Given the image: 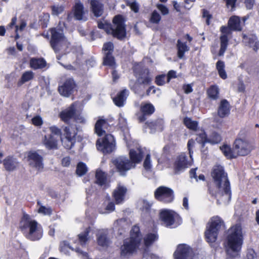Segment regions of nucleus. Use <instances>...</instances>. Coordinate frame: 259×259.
<instances>
[{
	"mask_svg": "<svg viewBox=\"0 0 259 259\" xmlns=\"http://www.w3.org/2000/svg\"><path fill=\"white\" fill-rule=\"evenodd\" d=\"M211 175L215 187L214 190L210 189V192L218 198V201L228 203L231 199V191L227 174L222 166L216 165Z\"/></svg>",
	"mask_w": 259,
	"mask_h": 259,
	"instance_id": "nucleus-1",
	"label": "nucleus"
},
{
	"mask_svg": "<svg viewBox=\"0 0 259 259\" xmlns=\"http://www.w3.org/2000/svg\"><path fill=\"white\" fill-rule=\"evenodd\" d=\"M222 153L228 159L236 158L239 156H245L252 150L251 146L247 140L237 138L234 142L233 148L230 146L224 144L220 147Z\"/></svg>",
	"mask_w": 259,
	"mask_h": 259,
	"instance_id": "nucleus-2",
	"label": "nucleus"
},
{
	"mask_svg": "<svg viewBox=\"0 0 259 259\" xmlns=\"http://www.w3.org/2000/svg\"><path fill=\"white\" fill-rule=\"evenodd\" d=\"M226 251L228 255L234 257L241 249L243 242L242 228L239 224L232 226L228 231Z\"/></svg>",
	"mask_w": 259,
	"mask_h": 259,
	"instance_id": "nucleus-3",
	"label": "nucleus"
},
{
	"mask_svg": "<svg viewBox=\"0 0 259 259\" xmlns=\"http://www.w3.org/2000/svg\"><path fill=\"white\" fill-rule=\"evenodd\" d=\"M20 228L24 236L32 241L39 240L43 235L41 226L27 214H24L22 218Z\"/></svg>",
	"mask_w": 259,
	"mask_h": 259,
	"instance_id": "nucleus-4",
	"label": "nucleus"
},
{
	"mask_svg": "<svg viewBox=\"0 0 259 259\" xmlns=\"http://www.w3.org/2000/svg\"><path fill=\"white\" fill-rule=\"evenodd\" d=\"M141 241L142 235L140 228L137 226H134L131 230L130 238L125 239L120 247L121 256L128 257L132 255L136 249L141 246Z\"/></svg>",
	"mask_w": 259,
	"mask_h": 259,
	"instance_id": "nucleus-5",
	"label": "nucleus"
},
{
	"mask_svg": "<svg viewBox=\"0 0 259 259\" xmlns=\"http://www.w3.org/2000/svg\"><path fill=\"white\" fill-rule=\"evenodd\" d=\"M144 156L145 159L143 162H151L150 152L145 148L139 147L130 150V159L125 156H120L112 162H142Z\"/></svg>",
	"mask_w": 259,
	"mask_h": 259,
	"instance_id": "nucleus-6",
	"label": "nucleus"
},
{
	"mask_svg": "<svg viewBox=\"0 0 259 259\" xmlns=\"http://www.w3.org/2000/svg\"><path fill=\"white\" fill-rule=\"evenodd\" d=\"M223 226L224 222L220 217H212L207 224L205 232L206 241L208 243L214 242L217 239L219 231Z\"/></svg>",
	"mask_w": 259,
	"mask_h": 259,
	"instance_id": "nucleus-7",
	"label": "nucleus"
},
{
	"mask_svg": "<svg viewBox=\"0 0 259 259\" xmlns=\"http://www.w3.org/2000/svg\"><path fill=\"white\" fill-rule=\"evenodd\" d=\"M126 19L120 14L115 15L112 20L114 27L110 25L112 35L119 40H123L126 36Z\"/></svg>",
	"mask_w": 259,
	"mask_h": 259,
	"instance_id": "nucleus-8",
	"label": "nucleus"
},
{
	"mask_svg": "<svg viewBox=\"0 0 259 259\" xmlns=\"http://www.w3.org/2000/svg\"><path fill=\"white\" fill-rule=\"evenodd\" d=\"M51 36L50 44L51 48L56 53L61 50V43L65 39L63 29L59 27H53L49 29Z\"/></svg>",
	"mask_w": 259,
	"mask_h": 259,
	"instance_id": "nucleus-9",
	"label": "nucleus"
},
{
	"mask_svg": "<svg viewBox=\"0 0 259 259\" xmlns=\"http://www.w3.org/2000/svg\"><path fill=\"white\" fill-rule=\"evenodd\" d=\"M97 148L101 150L104 153H111L115 146V140L114 136L110 134H106L100 142L97 140L96 144Z\"/></svg>",
	"mask_w": 259,
	"mask_h": 259,
	"instance_id": "nucleus-10",
	"label": "nucleus"
},
{
	"mask_svg": "<svg viewBox=\"0 0 259 259\" xmlns=\"http://www.w3.org/2000/svg\"><path fill=\"white\" fill-rule=\"evenodd\" d=\"M63 131V137L61 138L62 144L66 149H71L76 142L75 136L77 133L70 126H66Z\"/></svg>",
	"mask_w": 259,
	"mask_h": 259,
	"instance_id": "nucleus-11",
	"label": "nucleus"
},
{
	"mask_svg": "<svg viewBox=\"0 0 259 259\" xmlns=\"http://www.w3.org/2000/svg\"><path fill=\"white\" fill-rule=\"evenodd\" d=\"M154 196L156 199L164 203H170L174 198L172 190L164 186L159 187L155 190Z\"/></svg>",
	"mask_w": 259,
	"mask_h": 259,
	"instance_id": "nucleus-12",
	"label": "nucleus"
},
{
	"mask_svg": "<svg viewBox=\"0 0 259 259\" xmlns=\"http://www.w3.org/2000/svg\"><path fill=\"white\" fill-rule=\"evenodd\" d=\"M160 218L167 227H171L176 222H179L180 219L177 213L167 209H163L160 210Z\"/></svg>",
	"mask_w": 259,
	"mask_h": 259,
	"instance_id": "nucleus-13",
	"label": "nucleus"
},
{
	"mask_svg": "<svg viewBox=\"0 0 259 259\" xmlns=\"http://www.w3.org/2000/svg\"><path fill=\"white\" fill-rule=\"evenodd\" d=\"M134 75L137 78V82L140 84L149 85L151 83L152 78L150 76L148 68L138 67L133 70Z\"/></svg>",
	"mask_w": 259,
	"mask_h": 259,
	"instance_id": "nucleus-14",
	"label": "nucleus"
},
{
	"mask_svg": "<svg viewBox=\"0 0 259 259\" xmlns=\"http://www.w3.org/2000/svg\"><path fill=\"white\" fill-rule=\"evenodd\" d=\"M77 84L72 77L67 78L62 85L58 87L60 94L65 97H69L76 90Z\"/></svg>",
	"mask_w": 259,
	"mask_h": 259,
	"instance_id": "nucleus-15",
	"label": "nucleus"
},
{
	"mask_svg": "<svg viewBox=\"0 0 259 259\" xmlns=\"http://www.w3.org/2000/svg\"><path fill=\"white\" fill-rule=\"evenodd\" d=\"M232 31L233 30H231L228 26H222L221 27V31L223 34L221 35L220 38L221 47L218 53L219 56L221 57L224 55L228 45L229 39L228 36L232 33Z\"/></svg>",
	"mask_w": 259,
	"mask_h": 259,
	"instance_id": "nucleus-16",
	"label": "nucleus"
},
{
	"mask_svg": "<svg viewBox=\"0 0 259 259\" xmlns=\"http://www.w3.org/2000/svg\"><path fill=\"white\" fill-rule=\"evenodd\" d=\"M192 249L186 244L178 246L174 255L175 259H192Z\"/></svg>",
	"mask_w": 259,
	"mask_h": 259,
	"instance_id": "nucleus-17",
	"label": "nucleus"
},
{
	"mask_svg": "<svg viewBox=\"0 0 259 259\" xmlns=\"http://www.w3.org/2000/svg\"><path fill=\"white\" fill-rule=\"evenodd\" d=\"M140 111L141 114L138 115V118L140 122H143L147 119V116L154 112L155 107L151 103H146L141 105Z\"/></svg>",
	"mask_w": 259,
	"mask_h": 259,
	"instance_id": "nucleus-18",
	"label": "nucleus"
},
{
	"mask_svg": "<svg viewBox=\"0 0 259 259\" xmlns=\"http://www.w3.org/2000/svg\"><path fill=\"white\" fill-rule=\"evenodd\" d=\"M127 192L126 188L120 184H118L113 192V196L117 204L122 203L125 199Z\"/></svg>",
	"mask_w": 259,
	"mask_h": 259,
	"instance_id": "nucleus-19",
	"label": "nucleus"
},
{
	"mask_svg": "<svg viewBox=\"0 0 259 259\" xmlns=\"http://www.w3.org/2000/svg\"><path fill=\"white\" fill-rule=\"evenodd\" d=\"M73 15L75 19L78 21H86L87 17L84 16L85 14L84 6L80 2L76 3L73 7Z\"/></svg>",
	"mask_w": 259,
	"mask_h": 259,
	"instance_id": "nucleus-20",
	"label": "nucleus"
},
{
	"mask_svg": "<svg viewBox=\"0 0 259 259\" xmlns=\"http://www.w3.org/2000/svg\"><path fill=\"white\" fill-rule=\"evenodd\" d=\"M230 113V104L226 99L221 101L218 109V115L222 118L228 116Z\"/></svg>",
	"mask_w": 259,
	"mask_h": 259,
	"instance_id": "nucleus-21",
	"label": "nucleus"
},
{
	"mask_svg": "<svg viewBox=\"0 0 259 259\" xmlns=\"http://www.w3.org/2000/svg\"><path fill=\"white\" fill-rule=\"evenodd\" d=\"M76 113V109L74 104H71L70 107L61 111L59 116L61 120L65 122H68L69 120L74 118Z\"/></svg>",
	"mask_w": 259,
	"mask_h": 259,
	"instance_id": "nucleus-22",
	"label": "nucleus"
},
{
	"mask_svg": "<svg viewBox=\"0 0 259 259\" xmlns=\"http://www.w3.org/2000/svg\"><path fill=\"white\" fill-rule=\"evenodd\" d=\"M128 96V91L125 89L118 92L116 96L113 98V101L114 104L118 107H123Z\"/></svg>",
	"mask_w": 259,
	"mask_h": 259,
	"instance_id": "nucleus-23",
	"label": "nucleus"
},
{
	"mask_svg": "<svg viewBox=\"0 0 259 259\" xmlns=\"http://www.w3.org/2000/svg\"><path fill=\"white\" fill-rule=\"evenodd\" d=\"M90 8L94 15L98 18L101 16L104 12V5L99 0H91Z\"/></svg>",
	"mask_w": 259,
	"mask_h": 259,
	"instance_id": "nucleus-24",
	"label": "nucleus"
},
{
	"mask_svg": "<svg viewBox=\"0 0 259 259\" xmlns=\"http://www.w3.org/2000/svg\"><path fill=\"white\" fill-rule=\"evenodd\" d=\"M243 39L246 45L252 48L255 52H257L259 49V41L256 35L250 34L247 35L243 34Z\"/></svg>",
	"mask_w": 259,
	"mask_h": 259,
	"instance_id": "nucleus-25",
	"label": "nucleus"
},
{
	"mask_svg": "<svg viewBox=\"0 0 259 259\" xmlns=\"http://www.w3.org/2000/svg\"><path fill=\"white\" fill-rule=\"evenodd\" d=\"M174 153V146L171 144L165 145L162 149L161 157L158 159L157 162H160V159L169 162L172 158Z\"/></svg>",
	"mask_w": 259,
	"mask_h": 259,
	"instance_id": "nucleus-26",
	"label": "nucleus"
},
{
	"mask_svg": "<svg viewBox=\"0 0 259 259\" xmlns=\"http://www.w3.org/2000/svg\"><path fill=\"white\" fill-rule=\"evenodd\" d=\"M107 231L99 230L97 234V241L98 245L102 248H107L110 244V240L107 237Z\"/></svg>",
	"mask_w": 259,
	"mask_h": 259,
	"instance_id": "nucleus-27",
	"label": "nucleus"
},
{
	"mask_svg": "<svg viewBox=\"0 0 259 259\" xmlns=\"http://www.w3.org/2000/svg\"><path fill=\"white\" fill-rule=\"evenodd\" d=\"M91 228L90 227L85 229V230L80 233L78 235V239L75 241V243L79 244L82 247L85 246L88 241L90 240L89 236V233L91 232Z\"/></svg>",
	"mask_w": 259,
	"mask_h": 259,
	"instance_id": "nucleus-28",
	"label": "nucleus"
},
{
	"mask_svg": "<svg viewBox=\"0 0 259 259\" xmlns=\"http://www.w3.org/2000/svg\"><path fill=\"white\" fill-rule=\"evenodd\" d=\"M240 23V19L239 16H232L228 20V25L233 31H240L242 30Z\"/></svg>",
	"mask_w": 259,
	"mask_h": 259,
	"instance_id": "nucleus-29",
	"label": "nucleus"
},
{
	"mask_svg": "<svg viewBox=\"0 0 259 259\" xmlns=\"http://www.w3.org/2000/svg\"><path fill=\"white\" fill-rule=\"evenodd\" d=\"M116 170L120 175H124L125 172L135 167V163H112Z\"/></svg>",
	"mask_w": 259,
	"mask_h": 259,
	"instance_id": "nucleus-30",
	"label": "nucleus"
},
{
	"mask_svg": "<svg viewBox=\"0 0 259 259\" xmlns=\"http://www.w3.org/2000/svg\"><path fill=\"white\" fill-rule=\"evenodd\" d=\"M44 143L46 148L49 150L58 149V140L54 135H50L48 137L45 136Z\"/></svg>",
	"mask_w": 259,
	"mask_h": 259,
	"instance_id": "nucleus-31",
	"label": "nucleus"
},
{
	"mask_svg": "<svg viewBox=\"0 0 259 259\" xmlns=\"http://www.w3.org/2000/svg\"><path fill=\"white\" fill-rule=\"evenodd\" d=\"M107 123V120L103 118V117L100 116L95 125V133L99 137L105 133V131L103 129V126Z\"/></svg>",
	"mask_w": 259,
	"mask_h": 259,
	"instance_id": "nucleus-32",
	"label": "nucleus"
},
{
	"mask_svg": "<svg viewBox=\"0 0 259 259\" xmlns=\"http://www.w3.org/2000/svg\"><path fill=\"white\" fill-rule=\"evenodd\" d=\"M177 56L179 59H182L186 52L189 50V47L186 42H183L180 39H178L177 44Z\"/></svg>",
	"mask_w": 259,
	"mask_h": 259,
	"instance_id": "nucleus-33",
	"label": "nucleus"
},
{
	"mask_svg": "<svg viewBox=\"0 0 259 259\" xmlns=\"http://www.w3.org/2000/svg\"><path fill=\"white\" fill-rule=\"evenodd\" d=\"M46 65L47 62L44 58H32L30 61V67L34 69L43 68Z\"/></svg>",
	"mask_w": 259,
	"mask_h": 259,
	"instance_id": "nucleus-34",
	"label": "nucleus"
},
{
	"mask_svg": "<svg viewBox=\"0 0 259 259\" xmlns=\"http://www.w3.org/2000/svg\"><path fill=\"white\" fill-rule=\"evenodd\" d=\"M69 249H71L72 250H75V251L78 253H82V251L78 247H75V248H73L70 246L69 243L66 241H63L60 243V251L64 254H67L69 252Z\"/></svg>",
	"mask_w": 259,
	"mask_h": 259,
	"instance_id": "nucleus-35",
	"label": "nucleus"
},
{
	"mask_svg": "<svg viewBox=\"0 0 259 259\" xmlns=\"http://www.w3.org/2000/svg\"><path fill=\"white\" fill-rule=\"evenodd\" d=\"M118 126L120 128L121 132H122L123 136L124 137V140L127 142V140L125 136V133L128 132V131L127 125V120L126 118L122 116L121 114H119Z\"/></svg>",
	"mask_w": 259,
	"mask_h": 259,
	"instance_id": "nucleus-36",
	"label": "nucleus"
},
{
	"mask_svg": "<svg viewBox=\"0 0 259 259\" xmlns=\"http://www.w3.org/2000/svg\"><path fill=\"white\" fill-rule=\"evenodd\" d=\"M103 64L104 66H109L113 69L116 67V62L112 54L105 53L103 58Z\"/></svg>",
	"mask_w": 259,
	"mask_h": 259,
	"instance_id": "nucleus-37",
	"label": "nucleus"
},
{
	"mask_svg": "<svg viewBox=\"0 0 259 259\" xmlns=\"http://www.w3.org/2000/svg\"><path fill=\"white\" fill-rule=\"evenodd\" d=\"M184 124L188 129L196 131L198 127V122L196 120H192V119L188 117H185L183 119Z\"/></svg>",
	"mask_w": 259,
	"mask_h": 259,
	"instance_id": "nucleus-38",
	"label": "nucleus"
},
{
	"mask_svg": "<svg viewBox=\"0 0 259 259\" xmlns=\"http://www.w3.org/2000/svg\"><path fill=\"white\" fill-rule=\"evenodd\" d=\"M201 132L197 135L196 138L197 142L201 144V148H204L206 143H208V138L204 129L201 130Z\"/></svg>",
	"mask_w": 259,
	"mask_h": 259,
	"instance_id": "nucleus-39",
	"label": "nucleus"
},
{
	"mask_svg": "<svg viewBox=\"0 0 259 259\" xmlns=\"http://www.w3.org/2000/svg\"><path fill=\"white\" fill-rule=\"evenodd\" d=\"M225 63L223 61L219 60L216 63V69L218 71L220 77L223 79L227 78V74L225 70Z\"/></svg>",
	"mask_w": 259,
	"mask_h": 259,
	"instance_id": "nucleus-40",
	"label": "nucleus"
},
{
	"mask_svg": "<svg viewBox=\"0 0 259 259\" xmlns=\"http://www.w3.org/2000/svg\"><path fill=\"white\" fill-rule=\"evenodd\" d=\"M34 77V73L31 71H25L24 72L21 77L20 79L18 81L17 83V85L18 87H20L23 84L25 83L26 82H27Z\"/></svg>",
	"mask_w": 259,
	"mask_h": 259,
	"instance_id": "nucleus-41",
	"label": "nucleus"
},
{
	"mask_svg": "<svg viewBox=\"0 0 259 259\" xmlns=\"http://www.w3.org/2000/svg\"><path fill=\"white\" fill-rule=\"evenodd\" d=\"M163 124V121L161 120L157 119L155 121H147L145 122L144 127L147 128L148 127L151 130V131H156Z\"/></svg>",
	"mask_w": 259,
	"mask_h": 259,
	"instance_id": "nucleus-42",
	"label": "nucleus"
},
{
	"mask_svg": "<svg viewBox=\"0 0 259 259\" xmlns=\"http://www.w3.org/2000/svg\"><path fill=\"white\" fill-rule=\"evenodd\" d=\"M209 98L212 100H216L219 98V89L217 85H212L210 87L207 91Z\"/></svg>",
	"mask_w": 259,
	"mask_h": 259,
	"instance_id": "nucleus-43",
	"label": "nucleus"
},
{
	"mask_svg": "<svg viewBox=\"0 0 259 259\" xmlns=\"http://www.w3.org/2000/svg\"><path fill=\"white\" fill-rule=\"evenodd\" d=\"M27 158L28 161L33 162H42V156L35 151H29L27 152Z\"/></svg>",
	"mask_w": 259,
	"mask_h": 259,
	"instance_id": "nucleus-44",
	"label": "nucleus"
},
{
	"mask_svg": "<svg viewBox=\"0 0 259 259\" xmlns=\"http://www.w3.org/2000/svg\"><path fill=\"white\" fill-rule=\"evenodd\" d=\"M50 20V14L48 13H43L39 16L38 24L42 28H46L48 27V23Z\"/></svg>",
	"mask_w": 259,
	"mask_h": 259,
	"instance_id": "nucleus-45",
	"label": "nucleus"
},
{
	"mask_svg": "<svg viewBox=\"0 0 259 259\" xmlns=\"http://www.w3.org/2000/svg\"><path fill=\"white\" fill-rule=\"evenodd\" d=\"M158 239L157 235L155 233L147 234L144 238V243L146 247H148L152 244Z\"/></svg>",
	"mask_w": 259,
	"mask_h": 259,
	"instance_id": "nucleus-46",
	"label": "nucleus"
},
{
	"mask_svg": "<svg viewBox=\"0 0 259 259\" xmlns=\"http://www.w3.org/2000/svg\"><path fill=\"white\" fill-rule=\"evenodd\" d=\"M222 140V136L218 133L214 131L212 132L208 138V143L215 145L220 143Z\"/></svg>",
	"mask_w": 259,
	"mask_h": 259,
	"instance_id": "nucleus-47",
	"label": "nucleus"
},
{
	"mask_svg": "<svg viewBox=\"0 0 259 259\" xmlns=\"http://www.w3.org/2000/svg\"><path fill=\"white\" fill-rule=\"evenodd\" d=\"M51 14L53 16H58L61 14L65 10V7L61 5H54L51 6Z\"/></svg>",
	"mask_w": 259,
	"mask_h": 259,
	"instance_id": "nucleus-48",
	"label": "nucleus"
},
{
	"mask_svg": "<svg viewBox=\"0 0 259 259\" xmlns=\"http://www.w3.org/2000/svg\"><path fill=\"white\" fill-rule=\"evenodd\" d=\"M88 167L84 163H78L76 166V173L79 176H82L88 171Z\"/></svg>",
	"mask_w": 259,
	"mask_h": 259,
	"instance_id": "nucleus-49",
	"label": "nucleus"
},
{
	"mask_svg": "<svg viewBox=\"0 0 259 259\" xmlns=\"http://www.w3.org/2000/svg\"><path fill=\"white\" fill-rule=\"evenodd\" d=\"M97 182L102 185L105 183L106 179V174L101 170H97L96 174Z\"/></svg>",
	"mask_w": 259,
	"mask_h": 259,
	"instance_id": "nucleus-50",
	"label": "nucleus"
},
{
	"mask_svg": "<svg viewBox=\"0 0 259 259\" xmlns=\"http://www.w3.org/2000/svg\"><path fill=\"white\" fill-rule=\"evenodd\" d=\"M161 19V17L156 10H154L151 14L149 21L152 24H158Z\"/></svg>",
	"mask_w": 259,
	"mask_h": 259,
	"instance_id": "nucleus-51",
	"label": "nucleus"
},
{
	"mask_svg": "<svg viewBox=\"0 0 259 259\" xmlns=\"http://www.w3.org/2000/svg\"><path fill=\"white\" fill-rule=\"evenodd\" d=\"M133 1V2H131L130 0H125V2L126 6L130 7L134 13H137L139 11V5L136 0Z\"/></svg>",
	"mask_w": 259,
	"mask_h": 259,
	"instance_id": "nucleus-52",
	"label": "nucleus"
},
{
	"mask_svg": "<svg viewBox=\"0 0 259 259\" xmlns=\"http://www.w3.org/2000/svg\"><path fill=\"white\" fill-rule=\"evenodd\" d=\"M37 204L39 206L38 209V212L41 213L44 215H50L52 213V210L50 207H46L44 206L40 205V202L38 201Z\"/></svg>",
	"mask_w": 259,
	"mask_h": 259,
	"instance_id": "nucleus-53",
	"label": "nucleus"
},
{
	"mask_svg": "<svg viewBox=\"0 0 259 259\" xmlns=\"http://www.w3.org/2000/svg\"><path fill=\"white\" fill-rule=\"evenodd\" d=\"M226 3V8L230 9L231 11L233 12L236 10L237 0H223Z\"/></svg>",
	"mask_w": 259,
	"mask_h": 259,
	"instance_id": "nucleus-54",
	"label": "nucleus"
},
{
	"mask_svg": "<svg viewBox=\"0 0 259 259\" xmlns=\"http://www.w3.org/2000/svg\"><path fill=\"white\" fill-rule=\"evenodd\" d=\"M114 45L112 42L109 41L104 44L103 46V50L107 51L106 53L113 54L114 51Z\"/></svg>",
	"mask_w": 259,
	"mask_h": 259,
	"instance_id": "nucleus-55",
	"label": "nucleus"
},
{
	"mask_svg": "<svg viewBox=\"0 0 259 259\" xmlns=\"http://www.w3.org/2000/svg\"><path fill=\"white\" fill-rule=\"evenodd\" d=\"M195 145V141L192 139H189L187 143V148L189 151V154L190 158H191V160L193 162V159L192 158V155L193 153V151H192V148L194 147Z\"/></svg>",
	"mask_w": 259,
	"mask_h": 259,
	"instance_id": "nucleus-56",
	"label": "nucleus"
},
{
	"mask_svg": "<svg viewBox=\"0 0 259 259\" xmlns=\"http://www.w3.org/2000/svg\"><path fill=\"white\" fill-rule=\"evenodd\" d=\"M50 130L51 132V135H55V136H59L60 139L61 138V137H63V135H62V132H61V130L59 128H58V127H57L56 126H52L50 127Z\"/></svg>",
	"mask_w": 259,
	"mask_h": 259,
	"instance_id": "nucleus-57",
	"label": "nucleus"
},
{
	"mask_svg": "<svg viewBox=\"0 0 259 259\" xmlns=\"http://www.w3.org/2000/svg\"><path fill=\"white\" fill-rule=\"evenodd\" d=\"M165 74H160L156 76L155 77V83L158 85H163L165 83L164 78Z\"/></svg>",
	"mask_w": 259,
	"mask_h": 259,
	"instance_id": "nucleus-58",
	"label": "nucleus"
},
{
	"mask_svg": "<svg viewBox=\"0 0 259 259\" xmlns=\"http://www.w3.org/2000/svg\"><path fill=\"white\" fill-rule=\"evenodd\" d=\"M156 7L163 15H166L168 14V9L165 5L162 4H157Z\"/></svg>",
	"mask_w": 259,
	"mask_h": 259,
	"instance_id": "nucleus-59",
	"label": "nucleus"
},
{
	"mask_svg": "<svg viewBox=\"0 0 259 259\" xmlns=\"http://www.w3.org/2000/svg\"><path fill=\"white\" fill-rule=\"evenodd\" d=\"M173 166L174 167V172L177 173L179 171H181L183 169H184L185 167V163H172Z\"/></svg>",
	"mask_w": 259,
	"mask_h": 259,
	"instance_id": "nucleus-60",
	"label": "nucleus"
},
{
	"mask_svg": "<svg viewBox=\"0 0 259 259\" xmlns=\"http://www.w3.org/2000/svg\"><path fill=\"white\" fill-rule=\"evenodd\" d=\"M141 204L142 205L141 208L143 210H145L146 212H148L150 210L152 203H150L147 200H143L141 202Z\"/></svg>",
	"mask_w": 259,
	"mask_h": 259,
	"instance_id": "nucleus-61",
	"label": "nucleus"
},
{
	"mask_svg": "<svg viewBox=\"0 0 259 259\" xmlns=\"http://www.w3.org/2000/svg\"><path fill=\"white\" fill-rule=\"evenodd\" d=\"M30 166L34 170L38 171L42 170L44 168L42 163H30Z\"/></svg>",
	"mask_w": 259,
	"mask_h": 259,
	"instance_id": "nucleus-62",
	"label": "nucleus"
},
{
	"mask_svg": "<svg viewBox=\"0 0 259 259\" xmlns=\"http://www.w3.org/2000/svg\"><path fill=\"white\" fill-rule=\"evenodd\" d=\"M32 123L35 126H40L42 124V119L40 116H35L32 118Z\"/></svg>",
	"mask_w": 259,
	"mask_h": 259,
	"instance_id": "nucleus-63",
	"label": "nucleus"
},
{
	"mask_svg": "<svg viewBox=\"0 0 259 259\" xmlns=\"http://www.w3.org/2000/svg\"><path fill=\"white\" fill-rule=\"evenodd\" d=\"M16 163H3L5 169L8 171H11L16 168Z\"/></svg>",
	"mask_w": 259,
	"mask_h": 259,
	"instance_id": "nucleus-64",
	"label": "nucleus"
}]
</instances>
